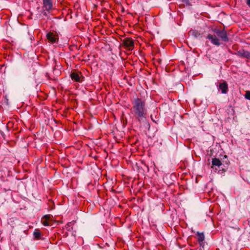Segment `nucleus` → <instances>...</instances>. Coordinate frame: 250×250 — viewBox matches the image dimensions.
Listing matches in <instances>:
<instances>
[{
  "label": "nucleus",
  "instance_id": "16",
  "mask_svg": "<svg viewBox=\"0 0 250 250\" xmlns=\"http://www.w3.org/2000/svg\"><path fill=\"white\" fill-rule=\"evenodd\" d=\"M247 3L250 7V0H247Z\"/></svg>",
  "mask_w": 250,
  "mask_h": 250
},
{
  "label": "nucleus",
  "instance_id": "7",
  "mask_svg": "<svg viewBox=\"0 0 250 250\" xmlns=\"http://www.w3.org/2000/svg\"><path fill=\"white\" fill-rule=\"evenodd\" d=\"M46 38L47 40L52 43L56 42L58 40V38L52 32H48L46 34Z\"/></svg>",
  "mask_w": 250,
  "mask_h": 250
},
{
  "label": "nucleus",
  "instance_id": "1",
  "mask_svg": "<svg viewBox=\"0 0 250 250\" xmlns=\"http://www.w3.org/2000/svg\"><path fill=\"white\" fill-rule=\"evenodd\" d=\"M132 105L131 112L135 118L140 120V119L146 118L147 110L144 101L140 98L135 99L132 102Z\"/></svg>",
  "mask_w": 250,
  "mask_h": 250
},
{
  "label": "nucleus",
  "instance_id": "15",
  "mask_svg": "<svg viewBox=\"0 0 250 250\" xmlns=\"http://www.w3.org/2000/svg\"><path fill=\"white\" fill-rule=\"evenodd\" d=\"M245 98L250 100V91H247L245 94Z\"/></svg>",
  "mask_w": 250,
  "mask_h": 250
},
{
  "label": "nucleus",
  "instance_id": "14",
  "mask_svg": "<svg viewBox=\"0 0 250 250\" xmlns=\"http://www.w3.org/2000/svg\"><path fill=\"white\" fill-rule=\"evenodd\" d=\"M43 219L49 221L51 219V216L50 215H45L43 216Z\"/></svg>",
  "mask_w": 250,
  "mask_h": 250
},
{
  "label": "nucleus",
  "instance_id": "6",
  "mask_svg": "<svg viewBox=\"0 0 250 250\" xmlns=\"http://www.w3.org/2000/svg\"><path fill=\"white\" fill-rule=\"evenodd\" d=\"M237 54L241 57L250 59V52L244 49L239 50Z\"/></svg>",
  "mask_w": 250,
  "mask_h": 250
},
{
  "label": "nucleus",
  "instance_id": "9",
  "mask_svg": "<svg viewBox=\"0 0 250 250\" xmlns=\"http://www.w3.org/2000/svg\"><path fill=\"white\" fill-rule=\"evenodd\" d=\"M212 165L213 166H217L219 167L222 165V163L219 159L213 158L212 160Z\"/></svg>",
  "mask_w": 250,
  "mask_h": 250
},
{
  "label": "nucleus",
  "instance_id": "4",
  "mask_svg": "<svg viewBox=\"0 0 250 250\" xmlns=\"http://www.w3.org/2000/svg\"><path fill=\"white\" fill-rule=\"evenodd\" d=\"M71 78L72 80H74L77 82H81L82 81V79L83 78L81 73L72 72L70 74Z\"/></svg>",
  "mask_w": 250,
  "mask_h": 250
},
{
  "label": "nucleus",
  "instance_id": "3",
  "mask_svg": "<svg viewBox=\"0 0 250 250\" xmlns=\"http://www.w3.org/2000/svg\"><path fill=\"white\" fill-rule=\"evenodd\" d=\"M43 1V14L47 16L49 12L53 8V0H42Z\"/></svg>",
  "mask_w": 250,
  "mask_h": 250
},
{
  "label": "nucleus",
  "instance_id": "11",
  "mask_svg": "<svg viewBox=\"0 0 250 250\" xmlns=\"http://www.w3.org/2000/svg\"><path fill=\"white\" fill-rule=\"evenodd\" d=\"M33 235L35 238L39 239L40 238L41 233L39 230L35 229L33 233Z\"/></svg>",
  "mask_w": 250,
  "mask_h": 250
},
{
  "label": "nucleus",
  "instance_id": "2",
  "mask_svg": "<svg viewBox=\"0 0 250 250\" xmlns=\"http://www.w3.org/2000/svg\"><path fill=\"white\" fill-rule=\"evenodd\" d=\"M214 35L208 34L207 38L210 41L211 43L214 45L219 46L220 44L219 40L217 38L216 36L219 37L223 41L227 42L229 41V38L225 30H220L215 29L213 30Z\"/></svg>",
  "mask_w": 250,
  "mask_h": 250
},
{
  "label": "nucleus",
  "instance_id": "12",
  "mask_svg": "<svg viewBox=\"0 0 250 250\" xmlns=\"http://www.w3.org/2000/svg\"><path fill=\"white\" fill-rule=\"evenodd\" d=\"M189 34L196 38H197L200 36V34L198 33L197 31L196 30H190L189 31Z\"/></svg>",
  "mask_w": 250,
  "mask_h": 250
},
{
  "label": "nucleus",
  "instance_id": "10",
  "mask_svg": "<svg viewBox=\"0 0 250 250\" xmlns=\"http://www.w3.org/2000/svg\"><path fill=\"white\" fill-rule=\"evenodd\" d=\"M197 236L198 240L200 242H203L204 240L205 237L203 233H200L198 232L197 233Z\"/></svg>",
  "mask_w": 250,
  "mask_h": 250
},
{
  "label": "nucleus",
  "instance_id": "5",
  "mask_svg": "<svg viewBox=\"0 0 250 250\" xmlns=\"http://www.w3.org/2000/svg\"><path fill=\"white\" fill-rule=\"evenodd\" d=\"M124 44L129 50H132L134 47V42L129 38L125 39L124 41Z\"/></svg>",
  "mask_w": 250,
  "mask_h": 250
},
{
  "label": "nucleus",
  "instance_id": "13",
  "mask_svg": "<svg viewBox=\"0 0 250 250\" xmlns=\"http://www.w3.org/2000/svg\"><path fill=\"white\" fill-rule=\"evenodd\" d=\"M42 224L45 226H48L50 225V223H49V221L46 220H44V219H42Z\"/></svg>",
  "mask_w": 250,
  "mask_h": 250
},
{
  "label": "nucleus",
  "instance_id": "8",
  "mask_svg": "<svg viewBox=\"0 0 250 250\" xmlns=\"http://www.w3.org/2000/svg\"><path fill=\"white\" fill-rule=\"evenodd\" d=\"M219 88L222 91V93H226L228 91V85L226 83H223L220 84Z\"/></svg>",
  "mask_w": 250,
  "mask_h": 250
}]
</instances>
